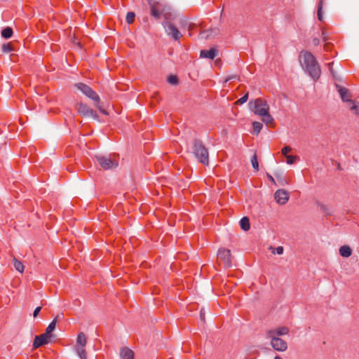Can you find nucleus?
Masks as SVG:
<instances>
[{
	"label": "nucleus",
	"mask_w": 359,
	"mask_h": 359,
	"mask_svg": "<svg viewBox=\"0 0 359 359\" xmlns=\"http://www.w3.org/2000/svg\"><path fill=\"white\" fill-rule=\"evenodd\" d=\"M299 60L302 67L305 69L313 80H317L320 78L321 70L318 62L313 54L306 51L302 52L299 55Z\"/></svg>",
	"instance_id": "1"
},
{
	"label": "nucleus",
	"mask_w": 359,
	"mask_h": 359,
	"mask_svg": "<svg viewBox=\"0 0 359 359\" xmlns=\"http://www.w3.org/2000/svg\"><path fill=\"white\" fill-rule=\"evenodd\" d=\"M236 78V75H233V76H228L225 79V82H227L231 79H235Z\"/></svg>",
	"instance_id": "41"
},
{
	"label": "nucleus",
	"mask_w": 359,
	"mask_h": 359,
	"mask_svg": "<svg viewBox=\"0 0 359 359\" xmlns=\"http://www.w3.org/2000/svg\"><path fill=\"white\" fill-rule=\"evenodd\" d=\"M248 99V93H246L245 95H243L242 97H241L237 102L236 103L239 104H244L245 102H247Z\"/></svg>",
	"instance_id": "34"
},
{
	"label": "nucleus",
	"mask_w": 359,
	"mask_h": 359,
	"mask_svg": "<svg viewBox=\"0 0 359 359\" xmlns=\"http://www.w3.org/2000/svg\"><path fill=\"white\" fill-rule=\"evenodd\" d=\"M87 339L83 332H79L76 339V346L85 347L86 345Z\"/></svg>",
	"instance_id": "18"
},
{
	"label": "nucleus",
	"mask_w": 359,
	"mask_h": 359,
	"mask_svg": "<svg viewBox=\"0 0 359 359\" xmlns=\"http://www.w3.org/2000/svg\"><path fill=\"white\" fill-rule=\"evenodd\" d=\"M332 65H333V63L329 64V69H330V72H331L332 75L333 76V77H336L335 72H334L333 68H332Z\"/></svg>",
	"instance_id": "39"
},
{
	"label": "nucleus",
	"mask_w": 359,
	"mask_h": 359,
	"mask_svg": "<svg viewBox=\"0 0 359 359\" xmlns=\"http://www.w3.org/2000/svg\"><path fill=\"white\" fill-rule=\"evenodd\" d=\"M200 318H201V320L204 321L205 320V310L204 309H201V311H200Z\"/></svg>",
	"instance_id": "38"
},
{
	"label": "nucleus",
	"mask_w": 359,
	"mask_h": 359,
	"mask_svg": "<svg viewBox=\"0 0 359 359\" xmlns=\"http://www.w3.org/2000/svg\"><path fill=\"white\" fill-rule=\"evenodd\" d=\"M240 226L243 230H244L245 231H248L250 228V220H249L248 217H243L240 220Z\"/></svg>",
	"instance_id": "19"
},
{
	"label": "nucleus",
	"mask_w": 359,
	"mask_h": 359,
	"mask_svg": "<svg viewBox=\"0 0 359 359\" xmlns=\"http://www.w3.org/2000/svg\"><path fill=\"white\" fill-rule=\"evenodd\" d=\"M322 36H323V40L325 41L326 37H325V33L324 30H322Z\"/></svg>",
	"instance_id": "43"
},
{
	"label": "nucleus",
	"mask_w": 359,
	"mask_h": 359,
	"mask_svg": "<svg viewBox=\"0 0 359 359\" xmlns=\"http://www.w3.org/2000/svg\"><path fill=\"white\" fill-rule=\"evenodd\" d=\"M323 0H320L318 6V12H317V15H318V18L320 21H323V13H322V9H323Z\"/></svg>",
	"instance_id": "26"
},
{
	"label": "nucleus",
	"mask_w": 359,
	"mask_h": 359,
	"mask_svg": "<svg viewBox=\"0 0 359 359\" xmlns=\"http://www.w3.org/2000/svg\"><path fill=\"white\" fill-rule=\"evenodd\" d=\"M77 111L81 115L83 116L92 117L95 120L98 119L97 113L85 104L79 103L77 107Z\"/></svg>",
	"instance_id": "10"
},
{
	"label": "nucleus",
	"mask_w": 359,
	"mask_h": 359,
	"mask_svg": "<svg viewBox=\"0 0 359 359\" xmlns=\"http://www.w3.org/2000/svg\"><path fill=\"white\" fill-rule=\"evenodd\" d=\"M252 126H253V131L256 135L259 134L263 128L262 123H261L260 122H258V121L253 122Z\"/></svg>",
	"instance_id": "24"
},
{
	"label": "nucleus",
	"mask_w": 359,
	"mask_h": 359,
	"mask_svg": "<svg viewBox=\"0 0 359 359\" xmlns=\"http://www.w3.org/2000/svg\"><path fill=\"white\" fill-rule=\"evenodd\" d=\"M135 14L133 12H128L126 15V21L128 24H131L135 20Z\"/></svg>",
	"instance_id": "28"
},
{
	"label": "nucleus",
	"mask_w": 359,
	"mask_h": 359,
	"mask_svg": "<svg viewBox=\"0 0 359 359\" xmlns=\"http://www.w3.org/2000/svg\"><path fill=\"white\" fill-rule=\"evenodd\" d=\"M168 81L172 85H176L177 83V78L176 76L171 75L168 78Z\"/></svg>",
	"instance_id": "32"
},
{
	"label": "nucleus",
	"mask_w": 359,
	"mask_h": 359,
	"mask_svg": "<svg viewBox=\"0 0 359 359\" xmlns=\"http://www.w3.org/2000/svg\"><path fill=\"white\" fill-rule=\"evenodd\" d=\"M13 266L16 271L20 273H22L24 271V265L20 261H18L15 257L13 259Z\"/></svg>",
	"instance_id": "21"
},
{
	"label": "nucleus",
	"mask_w": 359,
	"mask_h": 359,
	"mask_svg": "<svg viewBox=\"0 0 359 359\" xmlns=\"http://www.w3.org/2000/svg\"><path fill=\"white\" fill-rule=\"evenodd\" d=\"M41 310V306H38L36 307L34 311V313H33V317L34 318H36L40 312V311Z\"/></svg>",
	"instance_id": "37"
},
{
	"label": "nucleus",
	"mask_w": 359,
	"mask_h": 359,
	"mask_svg": "<svg viewBox=\"0 0 359 359\" xmlns=\"http://www.w3.org/2000/svg\"><path fill=\"white\" fill-rule=\"evenodd\" d=\"M285 157L287 158V161H286L287 163L290 164V165L293 164L297 158V157L296 156H291V155H287Z\"/></svg>",
	"instance_id": "31"
},
{
	"label": "nucleus",
	"mask_w": 359,
	"mask_h": 359,
	"mask_svg": "<svg viewBox=\"0 0 359 359\" xmlns=\"http://www.w3.org/2000/svg\"><path fill=\"white\" fill-rule=\"evenodd\" d=\"M336 87L338 90V92L340 94L341 100L344 102H350L352 104L350 107V109L357 114H359V107L357 104L353 103L351 100V95L349 91L346 88L341 87L339 85H336Z\"/></svg>",
	"instance_id": "5"
},
{
	"label": "nucleus",
	"mask_w": 359,
	"mask_h": 359,
	"mask_svg": "<svg viewBox=\"0 0 359 359\" xmlns=\"http://www.w3.org/2000/svg\"><path fill=\"white\" fill-rule=\"evenodd\" d=\"M289 332V329L286 327H280L274 330H271L267 332V336L278 337L285 335Z\"/></svg>",
	"instance_id": "13"
},
{
	"label": "nucleus",
	"mask_w": 359,
	"mask_h": 359,
	"mask_svg": "<svg viewBox=\"0 0 359 359\" xmlns=\"http://www.w3.org/2000/svg\"><path fill=\"white\" fill-rule=\"evenodd\" d=\"M166 34L171 36L175 41H178L182 36L178 29L171 22H165L163 24Z\"/></svg>",
	"instance_id": "8"
},
{
	"label": "nucleus",
	"mask_w": 359,
	"mask_h": 359,
	"mask_svg": "<svg viewBox=\"0 0 359 359\" xmlns=\"http://www.w3.org/2000/svg\"><path fill=\"white\" fill-rule=\"evenodd\" d=\"M249 107L254 114L262 116V120L266 125L273 123V118L269 114V106L267 102L262 98H257L249 102Z\"/></svg>",
	"instance_id": "2"
},
{
	"label": "nucleus",
	"mask_w": 359,
	"mask_h": 359,
	"mask_svg": "<svg viewBox=\"0 0 359 359\" xmlns=\"http://www.w3.org/2000/svg\"><path fill=\"white\" fill-rule=\"evenodd\" d=\"M339 254L343 257H349L352 255V250L348 245H343L339 248Z\"/></svg>",
	"instance_id": "17"
},
{
	"label": "nucleus",
	"mask_w": 359,
	"mask_h": 359,
	"mask_svg": "<svg viewBox=\"0 0 359 359\" xmlns=\"http://www.w3.org/2000/svg\"><path fill=\"white\" fill-rule=\"evenodd\" d=\"M57 318L58 316H57L47 327L45 334H46L48 336L51 337V333L55 328Z\"/></svg>",
	"instance_id": "20"
},
{
	"label": "nucleus",
	"mask_w": 359,
	"mask_h": 359,
	"mask_svg": "<svg viewBox=\"0 0 359 359\" xmlns=\"http://www.w3.org/2000/svg\"><path fill=\"white\" fill-rule=\"evenodd\" d=\"M50 336H48L45 333L36 336L33 343L34 348H38L41 346L48 344L50 341Z\"/></svg>",
	"instance_id": "12"
},
{
	"label": "nucleus",
	"mask_w": 359,
	"mask_h": 359,
	"mask_svg": "<svg viewBox=\"0 0 359 359\" xmlns=\"http://www.w3.org/2000/svg\"><path fill=\"white\" fill-rule=\"evenodd\" d=\"M2 50L4 53H9L13 50V48H12L11 45L9 43L4 44L2 46Z\"/></svg>",
	"instance_id": "33"
},
{
	"label": "nucleus",
	"mask_w": 359,
	"mask_h": 359,
	"mask_svg": "<svg viewBox=\"0 0 359 359\" xmlns=\"http://www.w3.org/2000/svg\"><path fill=\"white\" fill-rule=\"evenodd\" d=\"M292 150L291 147L289 146L284 147L282 150V154L285 156H287V154Z\"/></svg>",
	"instance_id": "36"
},
{
	"label": "nucleus",
	"mask_w": 359,
	"mask_h": 359,
	"mask_svg": "<svg viewBox=\"0 0 359 359\" xmlns=\"http://www.w3.org/2000/svg\"><path fill=\"white\" fill-rule=\"evenodd\" d=\"M313 45H315V46H318V45L320 44V39H318V38H315V39H313Z\"/></svg>",
	"instance_id": "40"
},
{
	"label": "nucleus",
	"mask_w": 359,
	"mask_h": 359,
	"mask_svg": "<svg viewBox=\"0 0 359 359\" xmlns=\"http://www.w3.org/2000/svg\"><path fill=\"white\" fill-rule=\"evenodd\" d=\"M274 359H282L279 355H276Z\"/></svg>",
	"instance_id": "44"
},
{
	"label": "nucleus",
	"mask_w": 359,
	"mask_h": 359,
	"mask_svg": "<svg viewBox=\"0 0 359 359\" xmlns=\"http://www.w3.org/2000/svg\"><path fill=\"white\" fill-rule=\"evenodd\" d=\"M217 257L219 262H222L224 267L231 266V257L229 250L220 249L217 252Z\"/></svg>",
	"instance_id": "7"
},
{
	"label": "nucleus",
	"mask_w": 359,
	"mask_h": 359,
	"mask_svg": "<svg viewBox=\"0 0 359 359\" xmlns=\"http://www.w3.org/2000/svg\"><path fill=\"white\" fill-rule=\"evenodd\" d=\"M271 340V346L278 351H285L287 348V343L278 337L267 336Z\"/></svg>",
	"instance_id": "9"
},
{
	"label": "nucleus",
	"mask_w": 359,
	"mask_h": 359,
	"mask_svg": "<svg viewBox=\"0 0 359 359\" xmlns=\"http://www.w3.org/2000/svg\"><path fill=\"white\" fill-rule=\"evenodd\" d=\"M270 250H272L273 254L282 255L283 253V248L282 246H278L276 248H273V247L269 248Z\"/></svg>",
	"instance_id": "29"
},
{
	"label": "nucleus",
	"mask_w": 359,
	"mask_h": 359,
	"mask_svg": "<svg viewBox=\"0 0 359 359\" xmlns=\"http://www.w3.org/2000/svg\"><path fill=\"white\" fill-rule=\"evenodd\" d=\"M193 153L198 161L203 165H208V151L199 140H194Z\"/></svg>",
	"instance_id": "3"
},
{
	"label": "nucleus",
	"mask_w": 359,
	"mask_h": 359,
	"mask_svg": "<svg viewBox=\"0 0 359 359\" xmlns=\"http://www.w3.org/2000/svg\"><path fill=\"white\" fill-rule=\"evenodd\" d=\"M151 15L156 18H159L161 16V12L154 6L151 7Z\"/></svg>",
	"instance_id": "30"
},
{
	"label": "nucleus",
	"mask_w": 359,
	"mask_h": 359,
	"mask_svg": "<svg viewBox=\"0 0 359 359\" xmlns=\"http://www.w3.org/2000/svg\"><path fill=\"white\" fill-rule=\"evenodd\" d=\"M317 205L321 209V210H323L324 212L325 213H328V211H329V208H327V205H325V204H323L320 202H317Z\"/></svg>",
	"instance_id": "35"
},
{
	"label": "nucleus",
	"mask_w": 359,
	"mask_h": 359,
	"mask_svg": "<svg viewBox=\"0 0 359 359\" xmlns=\"http://www.w3.org/2000/svg\"><path fill=\"white\" fill-rule=\"evenodd\" d=\"M251 163H252V165L253 167V168L258 171L259 170V163H258V161H257V155L256 154H254L253 156L251 158Z\"/></svg>",
	"instance_id": "27"
},
{
	"label": "nucleus",
	"mask_w": 359,
	"mask_h": 359,
	"mask_svg": "<svg viewBox=\"0 0 359 359\" xmlns=\"http://www.w3.org/2000/svg\"><path fill=\"white\" fill-rule=\"evenodd\" d=\"M95 158L100 165L105 170L114 168L118 166V162L109 156H97Z\"/></svg>",
	"instance_id": "6"
},
{
	"label": "nucleus",
	"mask_w": 359,
	"mask_h": 359,
	"mask_svg": "<svg viewBox=\"0 0 359 359\" xmlns=\"http://www.w3.org/2000/svg\"><path fill=\"white\" fill-rule=\"evenodd\" d=\"M267 177H268L269 180L271 182H273V183H274V184H275V180H274V178H273L271 175L267 174Z\"/></svg>",
	"instance_id": "42"
},
{
	"label": "nucleus",
	"mask_w": 359,
	"mask_h": 359,
	"mask_svg": "<svg viewBox=\"0 0 359 359\" xmlns=\"http://www.w3.org/2000/svg\"><path fill=\"white\" fill-rule=\"evenodd\" d=\"M275 176L280 186H284L287 184V180L280 173H276Z\"/></svg>",
	"instance_id": "25"
},
{
	"label": "nucleus",
	"mask_w": 359,
	"mask_h": 359,
	"mask_svg": "<svg viewBox=\"0 0 359 359\" xmlns=\"http://www.w3.org/2000/svg\"><path fill=\"white\" fill-rule=\"evenodd\" d=\"M13 35L12 28L7 27L1 31V36L4 39H9Z\"/></svg>",
	"instance_id": "22"
},
{
	"label": "nucleus",
	"mask_w": 359,
	"mask_h": 359,
	"mask_svg": "<svg viewBox=\"0 0 359 359\" xmlns=\"http://www.w3.org/2000/svg\"><path fill=\"white\" fill-rule=\"evenodd\" d=\"M276 202L280 205L285 204L289 199V194L283 189H278L274 194Z\"/></svg>",
	"instance_id": "11"
},
{
	"label": "nucleus",
	"mask_w": 359,
	"mask_h": 359,
	"mask_svg": "<svg viewBox=\"0 0 359 359\" xmlns=\"http://www.w3.org/2000/svg\"><path fill=\"white\" fill-rule=\"evenodd\" d=\"M76 353L79 356L81 359H87L86 353L84 347H79L76 346L75 347Z\"/></svg>",
	"instance_id": "23"
},
{
	"label": "nucleus",
	"mask_w": 359,
	"mask_h": 359,
	"mask_svg": "<svg viewBox=\"0 0 359 359\" xmlns=\"http://www.w3.org/2000/svg\"><path fill=\"white\" fill-rule=\"evenodd\" d=\"M217 54V50L212 48L210 50H202L200 53L201 57L214 59Z\"/></svg>",
	"instance_id": "14"
},
{
	"label": "nucleus",
	"mask_w": 359,
	"mask_h": 359,
	"mask_svg": "<svg viewBox=\"0 0 359 359\" xmlns=\"http://www.w3.org/2000/svg\"><path fill=\"white\" fill-rule=\"evenodd\" d=\"M121 359H133L134 353L133 351L128 347H123L120 351Z\"/></svg>",
	"instance_id": "15"
},
{
	"label": "nucleus",
	"mask_w": 359,
	"mask_h": 359,
	"mask_svg": "<svg viewBox=\"0 0 359 359\" xmlns=\"http://www.w3.org/2000/svg\"><path fill=\"white\" fill-rule=\"evenodd\" d=\"M74 86L86 96L93 100L95 102V106L97 107L102 113L106 114L105 110L102 109V107L100 106V100L99 95L90 86L83 83H77Z\"/></svg>",
	"instance_id": "4"
},
{
	"label": "nucleus",
	"mask_w": 359,
	"mask_h": 359,
	"mask_svg": "<svg viewBox=\"0 0 359 359\" xmlns=\"http://www.w3.org/2000/svg\"><path fill=\"white\" fill-rule=\"evenodd\" d=\"M217 33H218V29L216 28L204 30L200 33V37L201 39H207L212 36L217 34Z\"/></svg>",
	"instance_id": "16"
}]
</instances>
